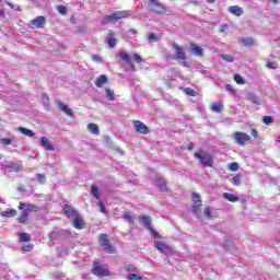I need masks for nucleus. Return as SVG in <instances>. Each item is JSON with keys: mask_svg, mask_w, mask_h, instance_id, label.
<instances>
[{"mask_svg": "<svg viewBox=\"0 0 280 280\" xmlns=\"http://www.w3.org/2000/svg\"><path fill=\"white\" fill-rule=\"evenodd\" d=\"M195 159H198V161H200V163H201V165H203V167H213V165L215 164L211 154H209L205 151L196 152Z\"/></svg>", "mask_w": 280, "mask_h": 280, "instance_id": "nucleus-3", "label": "nucleus"}, {"mask_svg": "<svg viewBox=\"0 0 280 280\" xmlns=\"http://www.w3.org/2000/svg\"><path fill=\"white\" fill-rule=\"evenodd\" d=\"M19 209H20L21 211H23V209H27V206H26L25 203H23V202H20Z\"/></svg>", "mask_w": 280, "mask_h": 280, "instance_id": "nucleus-60", "label": "nucleus"}, {"mask_svg": "<svg viewBox=\"0 0 280 280\" xmlns=\"http://www.w3.org/2000/svg\"><path fill=\"white\" fill-rule=\"evenodd\" d=\"M228 28H229V25L224 24V25H222V26L220 27V32H221V33H224V32H226Z\"/></svg>", "mask_w": 280, "mask_h": 280, "instance_id": "nucleus-58", "label": "nucleus"}, {"mask_svg": "<svg viewBox=\"0 0 280 280\" xmlns=\"http://www.w3.org/2000/svg\"><path fill=\"white\" fill-rule=\"evenodd\" d=\"M19 132H21L22 135H24L25 137H34V131H32L31 129H27L25 127H19Z\"/></svg>", "mask_w": 280, "mask_h": 280, "instance_id": "nucleus-28", "label": "nucleus"}, {"mask_svg": "<svg viewBox=\"0 0 280 280\" xmlns=\"http://www.w3.org/2000/svg\"><path fill=\"white\" fill-rule=\"evenodd\" d=\"M148 40H149V43H156V40H159V37L154 33H149Z\"/></svg>", "mask_w": 280, "mask_h": 280, "instance_id": "nucleus-41", "label": "nucleus"}, {"mask_svg": "<svg viewBox=\"0 0 280 280\" xmlns=\"http://www.w3.org/2000/svg\"><path fill=\"white\" fill-rule=\"evenodd\" d=\"M63 214L66 215V218H68V220H73L74 218H77L80 213L78 212V210H75L73 207H71L70 205H65L63 206Z\"/></svg>", "mask_w": 280, "mask_h": 280, "instance_id": "nucleus-10", "label": "nucleus"}, {"mask_svg": "<svg viewBox=\"0 0 280 280\" xmlns=\"http://www.w3.org/2000/svg\"><path fill=\"white\" fill-rule=\"evenodd\" d=\"M128 32H129V34H137V30H135V28H130Z\"/></svg>", "mask_w": 280, "mask_h": 280, "instance_id": "nucleus-64", "label": "nucleus"}, {"mask_svg": "<svg viewBox=\"0 0 280 280\" xmlns=\"http://www.w3.org/2000/svg\"><path fill=\"white\" fill-rule=\"evenodd\" d=\"M229 170H230L231 172H237V170H240V164H238L237 162L231 163V164L229 165Z\"/></svg>", "mask_w": 280, "mask_h": 280, "instance_id": "nucleus-42", "label": "nucleus"}, {"mask_svg": "<svg viewBox=\"0 0 280 280\" xmlns=\"http://www.w3.org/2000/svg\"><path fill=\"white\" fill-rule=\"evenodd\" d=\"M106 43L112 49L114 47H117V39L115 38V33L113 31H109L106 38Z\"/></svg>", "mask_w": 280, "mask_h": 280, "instance_id": "nucleus-19", "label": "nucleus"}, {"mask_svg": "<svg viewBox=\"0 0 280 280\" xmlns=\"http://www.w3.org/2000/svg\"><path fill=\"white\" fill-rule=\"evenodd\" d=\"M18 191L24 192L25 191V187L23 185H20L18 187Z\"/></svg>", "mask_w": 280, "mask_h": 280, "instance_id": "nucleus-62", "label": "nucleus"}, {"mask_svg": "<svg viewBox=\"0 0 280 280\" xmlns=\"http://www.w3.org/2000/svg\"><path fill=\"white\" fill-rule=\"evenodd\" d=\"M267 68H268V69H277V63H276V62L268 61V62H267Z\"/></svg>", "mask_w": 280, "mask_h": 280, "instance_id": "nucleus-56", "label": "nucleus"}, {"mask_svg": "<svg viewBox=\"0 0 280 280\" xmlns=\"http://www.w3.org/2000/svg\"><path fill=\"white\" fill-rule=\"evenodd\" d=\"M92 59L94 60V62H102V56L100 55H93Z\"/></svg>", "mask_w": 280, "mask_h": 280, "instance_id": "nucleus-57", "label": "nucleus"}, {"mask_svg": "<svg viewBox=\"0 0 280 280\" xmlns=\"http://www.w3.org/2000/svg\"><path fill=\"white\" fill-rule=\"evenodd\" d=\"M194 148H195V144L191 143V142H190V143L188 144V147H187L188 150H194Z\"/></svg>", "mask_w": 280, "mask_h": 280, "instance_id": "nucleus-63", "label": "nucleus"}, {"mask_svg": "<svg viewBox=\"0 0 280 280\" xmlns=\"http://www.w3.org/2000/svg\"><path fill=\"white\" fill-rule=\"evenodd\" d=\"M240 43H242L243 47H253V45H255V39L252 37H245L241 38Z\"/></svg>", "mask_w": 280, "mask_h": 280, "instance_id": "nucleus-24", "label": "nucleus"}, {"mask_svg": "<svg viewBox=\"0 0 280 280\" xmlns=\"http://www.w3.org/2000/svg\"><path fill=\"white\" fill-rule=\"evenodd\" d=\"M39 143H40L42 148L47 150V152H54V145L51 144V141H49L47 139V137H42L39 139Z\"/></svg>", "mask_w": 280, "mask_h": 280, "instance_id": "nucleus-16", "label": "nucleus"}, {"mask_svg": "<svg viewBox=\"0 0 280 280\" xmlns=\"http://www.w3.org/2000/svg\"><path fill=\"white\" fill-rule=\"evenodd\" d=\"M32 240V236L30 234L23 232L20 234V242H30Z\"/></svg>", "mask_w": 280, "mask_h": 280, "instance_id": "nucleus-38", "label": "nucleus"}, {"mask_svg": "<svg viewBox=\"0 0 280 280\" xmlns=\"http://www.w3.org/2000/svg\"><path fill=\"white\" fill-rule=\"evenodd\" d=\"M0 142L2 143V145H12V139L10 138H2L0 139Z\"/></svg>", "mask_w": 280, "mask_h": 280, "instance_id": "nucleus-50", "label": "nucleus"}, {"mask_svg": "<svg viewBox=\"0 0 280 280\" xmlns=\"http://www.w3.org/2000/svg\"><path fill=\"white\" fill-rule=\"evenodd\" d=\"M139 222L142 224V226H144V229H147V231H150L154 240H161V234L152 228V217L143 214L139 217Z\"/></svg>", "mask_w": 280, "mask_h": 280, "instance_id": "nucleus-2", "label": "nucleus"}, {"mask_svg": "<svg viewBox=\"0 0 280 280\" xmlns=\"http://www.w3.org/2000/svg\"><path fill=\"white\" fill-rule=\"evenodd\" d=\"M97 206L101 209V213H106V206H104V202L97 201Z\"/></svg>", "mask_w": 280, "mask_h": 280, "instance_id": "nucleus-54", "label": "nucleus"}, {"mask_svg": "<svg viewBox=\"0 0 280 280\" xmlns=\"http://www.w3.org/2000/svg\"><path fill=\"white\" fill-rule=\"evenodd\" d=\"M234 140H235V143H237V145H246V142L250 140V136L242 131H236L234 133Z\"/></svg>", "mask_w": 280, "mask_h": 280, "instance_id": "nucleus-7", "label": "nucleus"}, {"mask_svg": "<svg viewBox=\"0 0 280 280\" xmlns=\"http://www.w3.org/2000/svg\"><path fill=\"white\" fill-rule=\"evenodd\" d=\"M132 60H133L135 62H137L138 65L141 63V62H143V58H142L141 56H139V54H137V52L133 54Z\"/></svg>", "mask_w": 280, "mask_h": 280, "instance_id": "nucleus-47", "label": "nucleus"}, {"mask_svg": "<svg viewBox=\"0 0 280 280\" xmlns=\"http://www.w3.org/2000/svg\"><path fill=\"white\" fill-rule=\"evenodd\" d=\"M119 58L122 60V62H126L129 65L131 71H137V68L135 67V63L132 62V57L124 50H120Z\"/></svg>", "mask_w": 280, "mask_h": 280, "instance_id": "nucleus-11", "label": "nucleus"}, {"mask_svg": "<svg viewBox=\"0 0 280 280\" xmlns=\"http://www.w3.org/2000/svg\"><path fill=\"white\" fill-rule=\"evenodd\" d=\"M100 244L103 246L105 253H108L109 255H113L116 250L115 247L110 245V240H108L106 234H101Z\"/></svg>", "mask_w": 280, "mask_h": 280, "instance_id": "nucleus-5", "label": "nucleus"}, {"mask_svg": "<svg viewBox=\"0 0 280 280\" xmlns=\"http://www.w3.org/2000/svg\"><path fill=\"white\" fill-rule=\"evenodd\" d=\"M88 130L91 132V135H100V127H97L96 124L90 122L88 125Z\"/></svg>", "mask_w": 280, "mask_h": 280, "instance_id": "nucleus-25", "label": "nucleus"}, {"mask_svg": "<svg viewBox=\"0 0 280 280\" xmlns=\"http://www.w3.org/2000/svg\"><path fill=\"white\" fill-rule=\"evenodd\" d=\"M221 59L225 62H234L235 58L232 55H221Z\"/></svg>", "mask_w": 280, "mask_h": 280, "instance_id": "nucleus-40", "label": "nucleus"}, {"mask_svg": "<svg viewBox=\"0 0 280 280\" xmlns=\"http://www.w3.org/2000/svg\"><path fill=\"white\" fill-rule=\"evenodd\" d=\"M233 185L238 186L242 183V175H236L232 178Z\"/></svg>", "mask_w": 280, "mask_h": 280, "instance_id": "nucleus-45", "label": "nucleus"}, {"mask_svg": "<svg viewBox=\"0 0 280 280\" xmlns=\"http://www.w3.org/2000/svg\"><path fill=\"white\" fill-rule=\"evenodd\" d=\"M185 93H186V95H190V97H196V92L191 88H186Z\"/></svg>", "mask_w": 280, "mask_h": 280, "instance_id": "nucleus-48", "label": "nucleus"}, {"mask_svg": "<svg viewBox=\"0 0 280 280\" xmlns=\"http://www.w3.org/2000/svg\"><path fill=\"white\" fill-rule=\"evenodd\" d=\"M42 103L44 104V106H49V95L47 94H42Z\"/></svg>", "mask_w": 280, "mask_h": 280, "instance_id": "nucleus-43", "label": "nucleus"}, {"mask_svg": "<svg viewBox=\"0 0 280 280\" xmlns=\"http://www.w3.org/2000/svg\"><path fill=\"white\" fill-rule=\"evenodd\" d=\"M8 5L12 9L15 10L16 12H21V5H14L11 2H8Z\"/></svg>", "mask_w": 280, "mask_h": 280, "instance_id": "nucleus-55", "label": "nucleus"}, {"mask_svg": "<svg viewBox=\"0 0 280 280\" xmlns=\"http://www.w3.org/2000/svg\"><path fill=\"white\" fill-rule=\"evenodd\" d=\"M252 137H254V139H257L258 132L256 131V129L252 130Z\"/></svg>", "mask_w": 280, "mask_h": 280, "instance_id": "nucleus-61", "label": "nucleus"}, {"mask_svg": "<svg viewBox=\"0 0 280 280\" xmlns=\"http://www.w3.org/2000/svg\"><path fill=\"white\" fill-rule=\"evenodd\" d=\"M212 113H222V104L213 103L211 106Z\"/></svg>", "mask_w": 280, "mask_h": 280, "instance_id": "nucleus-33", "label": "nucleus"}, {"mask_svg": "<svg viewBox=\"0 0 280 280\" xmlns=\"http://www.w3.org/2000/svg\"><path fill=\"white\" fill-rule=\"evenodd\" d=\"M154 246L158 250H160V253H163L164 255H167V253H170L172 250L170 248V245H167L161 241L155 242Z\"/></svg>", "mask_w": 280, "mask_h": 280, "instance_id": "nucleus-14", "label": "nucleus"}, {"mask_svg": "<svg viewBox=\"0 0 280 280\" xmlns=\"http://www.w3.org/2000/svg\"><path fill=\"white\" fill-rule=\"evenodd\" d=\"M173 48L175 49L176 60H187V55H185L183 47L176 43H173Z\"/></svg>", "mask_w": 280, "mask_h": 280, "instance_id": "nucleus-13", "label": "nucleus"}, {"mask_svg": "<svg viewBox=\"0 0 280 280\" xmlns=\"http://www.w3.org/2000/svg\"><path fill=\"white\" fill-rule=\"evenodd\" d=\"M199 71L202 75H206V78H209V75H211V72H209L208 70H206L205 68H199Z\"/></svg>", "mask_w": 280, "mask_h": 280, "instance_id": "nucleus-53", "label": "nucleus"}, {"mask_svg": "<svg viewBox=\"0 0 280 280\" xmlns=\"http://www.w3.org/2000/svg\"><path fill=\"white\" fill-rule=\"evenodd\" d=\"M229 12L235 16H242V14H244V9H242V7L233 5L229 8Z\"/></svg>", "mask_w": 280, "mask_h": 280, "instance_id": "nucleus-23", "label": "nucleus"}, {"mask_svg": "<svg viewBox=\"0 0 280 280\" xmlns=\"http://www.w3.org/2000/svg\"><path fill=\"white\" fill-rule=\"evenodd\" d=\"M104 84H108V77H106L105 74H102L95 80V86H97L98 89H102Z\"/></svg>", "mask_w": 280, "mask_h": 280, "instance_id": "nucleus-21", "label": "nucleus"}, {"mask_svg": "<svg viewBox=\"0 0 280 280\" xmlns=\"http://www.w3.org/2000/svg\"><path fill=\"white\" fill-rule=\"evenodd\" d=\"M234 82H236V84H244V78H242L240 74H235Z\"/></svg>", "mask_w": 280, "mask_h": 280, "instance_id": "nucleus-49", "label": "nucleus"}, {"mask_svg": "<svg viewBox=\"0 0 280 280\" xmlns=\"http://www.w3.org/2000/svg\"><path fill=\"white\" fill-rule=\"evenodd\" d=\"M275 118H272V116H264L262 117V124H265L266 126H270V124H273Z\"/></svg>", "mask_w": 280, "mask_h": 280, "instance_id": "nucleus-37", "label": "nucleus"}, {"mask_svg": "<svg viewBox=\"0 0 280 280\" xmlns=\"http://www.w3.org/2000/svg\"><path fill=\"white\" fill-rule=\"evenodd\" d=\"M223 198H225V200H229V202H237L240 200V197L231 192H224Z\"/></svg>", "mask_w": 280, "mask_h": 280, "instance_id": "nucleus-27", "label": "nucleus"}, {"mask_svg": "<svg viewBox=\"0 0 280 280\" xmlns=\"http://www.w3.org/2000/svg\"><path fill=\"white\" fill-rule=\"evenodd\" d=\"M125 269L127 270V272H137V267L132 265H127Z\"/></svg>", "mask_w": 280, "mask_h": 280, "instance_id": "nucleus-52", "label": "nucleus"}, {"mask_svg": "<svg viewBox=\"0 0 280 280\" xmlns=\"http://www.w3.org/2000/svg\"><path fill=\"white\" fill-rule=\"evenodd\" d=\"M58 108L60 110H62V113L68 115V117H73V110L71 108H69V105H66L61 101H58Z\"/></svg>", "mask_w": 280, "mask_h": 280, "instance_id": "nucleus-18", "label": "nucleus"}, {"mask_svg": "<svg viewBox=\"0 0 280 280\" xmlns=\"http://www.w3.org/2000/svg\"><path fill=\"white\" fill-rule=\"evenodd\" d=\"M32 245H25L24 247H23V249L26 252V253H30V250H32Z\"/></svg>", "mask_w": 280, "mask_h": 280, "instance_id": "nucleus-59", "label": "nucleus"}, {"mask_svg": "<svg viewBox=\"0 0 280 280\" xmlns=\"http://www.w3.org/2000/svg\"><path fill=\"white\" fill-rule=\"evenodd\" d=\"M92 273L95 275V277H108V269H106V267L102 266L100 262H94Z\"/></svg>", "mask_w": 280, "mask_h": 280, "instance_id": "nucleus-6", "label": "nucleus"}, {"mask_svg": "<svg viewBox=\"0 0 280 280\" xmlns=\"http://www.w3.org/2000/svg\"><path fill=\"white\" fill-rule=\"evenodd\" d=\"M132 14V11H116L109 15H105L102 20V25H110V23H117L121 19H128Z\"/></svg>", "mask_w": 280, "mask_h": 280, "instance_id": "nucleus-1", "label": "nucleus"}, {"mask_svg": "<svg viewBox=\"0 0 280 280\" xmlns=\"http://www.w3.org/2000/svg\"><path fill=\"white\" fill-rule=\"evenodd\" d=\"M72 226H74V229H78L79 231H82V229H84V220H82V217H80V214L72 219Z\"/></svg>", "mask_w": 280, "mask_h": 280, "instance_id": "nucleus-17", "label": "nucleus"}, {"mask_svg": "<svg viewBox=\"0 0 280 280\" xmlns=\"http://www.w3.org/2000/svg\"><path fill=\"white\" fill-rule=\"evenodd\" d=\"M0 215L2 218H14V215H16V210L15 209H9V210L0 212Z\"/></svg>", "mask_w": 280, "mask_h": 280, "instance_id": "nucleus-26", "label": "nucleus"}, {"mask_svg": "<svg viewBox=\"0 0 280 280\" xmlns=\"http://www.w3.org/2000/svg\"><path fill=\"white\" fill-rule=\"evenodd\" d=\"M149 10H151V12H155L156 14H164L165 12V7H163V4H161V2H159L158 0H149Z\"/></svg>", "mask_w": 280, "mask_h": 280, "instance_id": "nucleus-8", "label": "nucleus"}, {"mask_svg": "<svg viewBox=\"0 0 280 280\" xmlns=\"http://www.w3.org/2000/svg\"><path fill=\"white\" fill-rule=\"evenodd\" d=\"M36 178H37L39 185H45V183H47V177L40 173L36 174Z\"/></svg>", "mask_w": 280, "mask_h": 280, "instance_id": "nucleus-36", "label": "nucleus"}, {"mask_svg": "<svg viewBox=\"0 0 280 280\" xmlns=\"http://www.w3.org/2000/svg\"><path fill=\"white\" fill-rule=\"evenodd\" d=\"M247 100H248L249 102H252L253 104H257V105H259V104L261 103V100L259 98V96H257V95H255V94H253V93H249V94L247 95Z\"/></svg>", "mask_w": 280, "mask_h": 280, "instance_id": "nucleus-29", "label": "nucleus"}, {"mask_svg": "<svg viewBox=\"0 0 280 280\" xmlns=\"http://www.w3.org/2000/svg\"><path fill=\"white\" fill-rule=\"evenodd\" d=\"M203 213L208 220H211L213 218V213L211 212V207H206L203 210Z\"/></svg>", "mask_w": 280, "mask_h": 280, "instance_id": "nucleus-39", "label": "nucleus"}, {"mask_svg": "<svg viewBox=\"0 0 280 280\" xmlns=\"http://www.w3.org/2000/svg\"><path fill=\"white\" fill-rule=\"evenodd\" d=\"M105 93H106V95H107L109 102H115V91H113V90L106 88V89H105Z\"/></svg>", "mask_w": 280, "mask_h": 280, "instance_id": "nucleus-32", "label": "nucleus"}, {"mask_svg": "<svg viewBox=\"0 0 280 280\" xmlns=\"http://www.w3.org/2000/svg\"><path fill=\"white\" fill-rule=\"evenodd\" d=\"M189 51L190 54H194V56H198L199 58H202V56H205L202 47L196 44H190Z\"/></svg>", "mask_w": 280, "mask_h": 280, "instance_id": "nucleus-15", "label": "nucleus"}, {"mask_svg": "<svg viewBox=\"0 0 280 280\" xmlns=\"http://www.w3.org/2000/svg\"><path fill=\"white\" fill-rule=\"evenodd\" d=\"M46 23H47V20L45 19V16L39 15V16L35 18L34 20L30 21L28 27H31V28H33V27L42 28V27H45Z\"/></svg>", "mask_w": 280, "mask_h": 280, "instance_id": "nucleus-9", "label": "nucleus"}, {"mask_svg": "<svg viewBox=\"0 0 280 280\" xmlns=\"http://www.w3.org/2000/svg\"><path fill=\"white\" fill-rule=\"evenodd\" d=\"M28 213L27 210H23L21 215L18 219L19 224H25V222H27V218H28Z\"/></svg>", "mask_w": 280, "mask_h": 280, "instance_id": "nucleus-30", "label": "nucleus"}, {"mask_svg": "<svg viewBox=\"0 0 280 280\" xmlns=\"http://www.w3.org/2000/svg\"><path fill=\"white\" fill-rule=\"evenodd\" d=\"M124 220H126V222H129V224H132L135 222V217H132V213L130 212H126L122 215Z\"/></svg>", "mask_w": 280, "mask_h": 280, "instance_id": "nucleus-34", "label": "nucleus"}, {"mask_svg": "<svg viewBox=\"0 0 280 280\" xmlns=\"http://www.w3.org/2000/svg\"><path fill=\"white\" fill-rule=\"evenodd\" d=\"M192 202L194 205H202V200L200 199V194L192 192Z\"/></svg>", "mask_w": 280, "mask_h": 280, "instance_id": "nucleus-35", "label": "nucleus"}, {"mask_svg": "<svg viewBox=\"0 0 280 280\" xmlns=\"http://www.w3.org/2000/svg\"><path fill=\"white\" fill-rule=\"evenodd\" d=\"M57 10L59 14H67V7L65 5H58Z\"/></svg>", "mask_w": 280, "mask_h": 280, "instance_id": "nucleus-51", "label": "nucleus"}, {"mask_svg": "<svg viewBox=\"0 0 280 280\" xmlns=\"http://www.w3.org/2000/svg\"><path fill=\"white\" fill-rule=\"evenodd\" d=\"M202 203H194L191 206V211L194 213V215H196L197 218H200L202 215Z\"/></svg>", "mask_w": 280, "mask_h": 280, "instance_id": "nucleus-22", "label": "nucleus"}, {"mask_svg": "<svg viewBox=\"0 0 280 280\" xmlns=\"http://www.w3.org/2000/svg\"><path fill=\"white\" fill-rule=\"evenodd\" d=\"M155 183L160 191H167V182L163 177H156Z\"/></svg>", "mask_w": 280, "mask_h": 280, "instance_id": "nucleus-20", "label": "nucleus"}, {"mask_svg": "<svg viewBox=\"0 0 280 280\" xmlns=\"http://www.w3.org/2000/svg\"><path fill=\"white\" fill-rule=\"evenodd\" d=\"M91 194H92V196H94V198L96 199V200H100V188H97V186L96 185H92L91 186Z\"/></svg>", "mask_w": 280, "mask_h": 280, "instance_id": "nucleus-31", "label": "nucleus"}, {"mask_svg": "<svg viewBox=\"0 0 280 280\" xmlns=\"http://www.w3.org/2000/svg\"><path fill=\"white\" fill-rule=\"evenodd\" d=\"M23 166L19 163H13V162H9L8 164H4L2 166V171L4 172L5 176H8V174H16L19 172H22Z\"/></svg>", "mask_w": 280, "mask_h": 280, "instance_id": "nucleus-4", "label": "nucleus"}, {"mask_svg": "<svg viewBox=\"0 0 280 280\" xmlns=\"http://www.w3.org/2000/svg\"><path fill=\"white\" fill-rule=\"evenodd\" d=\"M133 126L137 132H140V135H148L150 132V129H148V126L143 124L141 120H133Z\"/></svg>", "mask_w": 280, "mask_h": 280, "instance_id": "nucleus-12", "label": "nucleus"}, {"mask_svg": "<svg viewBox=\"0 0 280 280\" xmlns=\"http://www.w3.org/2000/svg\"><path fill=\"white\" fill-rule=\"evenodd\" d=\"M26 211V213L31 212V211H38V206L35 205H27L26 209L24 210Z\"/></svg>", "mask_w": 280, "mask_h": 280, "instance_id": "nucleus-44", "label": "nucleus"}, {"mask_svg": "<svg viewBox=\"0 0 280 280\" xmlns=\"http://www.w3.org/2000/svg\"><path fill=\"white\" fill-rule=\"evenodd\" d=\"M128 280H143V278L137 273H130L128 277H127Z\"/></svg>", "mask_w": 280, "mask_h": 280, "instance_id": "nucleus-46", "label": "nucleus"}]
</instances>
